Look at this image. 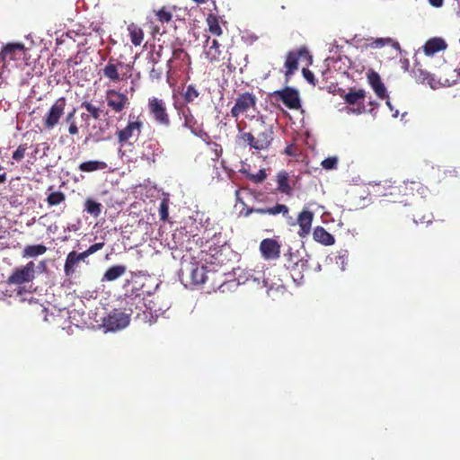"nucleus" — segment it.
Returning <instances> with one entry per match:
<instances>
[{"instance_id":"f257e3e1","label":"nucleus","mask_w":460,"mask_h":460,"mask_svg":"<svg viewBox=\"0 0 460 460\" xmlns=\"http://www.w3.org/2000/svg\"><path fill=\"white\" fill-rule=\"evenodd\" d=\"M422 189V184L417 181L397 182L389 179L380 181L372 185L375 196L384 198L386 202L407 205L410 197L414 196Z\"/></svg>"},{"instance_id":"f03ea898","label":"nucleus","mask_w":460,"mask_h":460,"mask_svg":"<svg viewBox=\"0 0 460 460\" xmlns=\"http://www.w3.org/2000/svg\"><path fill=\"white\" fill-rule=\"evenodd\" d=\"M156 312V309H154ZM124 312L128 314V316L134 315L136 319H139L146 323H152L153 321V307L147 306L144 302V298L140 295L135 296H128L126 300V306Z\"/></svg>"},{"instance_id":"7ed1b4c3","label":"nucleus","mask_w":460,"mask_h":460,"mask_svg":"<svg viewBox=\"0 0 460 460\" xmlns=\"http://www.w3.org/2000/svg\"><path fill=\"white\" fill-rule=\"evenodd\" d=\"M299 60L305 61L307 66L312 63V56L305 46L287 53L284 63L286 81H288L298 69Z\"/></svg>"},{"instance_id":"20e7f679","label":"nucleus","mask_w":460,"mask_h":460,"mask_svg":"<svg viewBox=\"0 0 460 460\" xmlns=\"http://www.w3.org/2000/svg\"><path fill=\"white\" fill-rule=\"evenodd\" d=\"M147 109L149 114L157 124L166 128L170 127L171 119L164 100L157 97L149 98L147 102Z\"/></svg>"},{"instance_id":"39448f33","label":"nucleus","mask_w":460,"mask_h":460,"mask_svg":"<svg viewBox=\"0 0 460 460\" xmlns=\"http://www.w3.org/2000/svg\"><path fill=\"white\" fill-rule=\"evenodd\" d=\"M66 100L60 97L55 101L42 119V124L45 129H53L59 123L65 114Z\"/></svg>"},{"instance_id":"423d86ee","label":"nucleus","mask_w":460,"mask_h":460,"mask_svg":"<svg viewBox=\"0 0 460 460\" xmlns=\"http://www.w3.org/2000/svg\"><path fill=\"white\" fill-rule=\"evenodd\" d=\"M143 127L144 123L140 116H135L130 114L128 116V121L127 126L124 128L119 129L116 132L118 142L120 144V146H123L130 138L134 137H137L141 134Z\"/></svg>"},{"instance_id":"0eeeda50","label":"nucleus","mask_w":460,"mask_h":460,"mask_svg":"<svg viewBox=\"0 0 460 460\" xmlns=\"http://www.w3.org/2000/svg\"><path fill=\"white\" fill-rule=\"evenodd\" d=\"M253 212L261 215L268 214L271 216L281 214L285 218H287L288 223L290 226L296 225L294 218L289 216V208L284 204H276L275 206L269 208H247L243 210L244 217H249Z\"/></svg>"},{"instance_id":"6e6552de","label":"nucleus","mask_w":460,"mask_h":460,"mask_svg":"<svg viewBox=\"0 0 460 460\" xmlns=\"http://www.w3.org/2000/svg\"><path fill=\"white\" fill-rule=\"evenodd\" d=\"M271 95L276 101L282 102L290 110H298L301 107L299 93L293 87L287 86L281 90H277Z\"/></svg>"},{"instance_id":"1a4fd4ad","label":"nucleus","mask_w":460,"mask_h":460,"mask_svg":"<svg viewBox=\"0 0 460 460\" xmlns=\"http://www.w3.org/2000/svg\"><path fill=\"white\" fill-rule=\"evenodd\" d=\"M35 277V263L29 261L22 267L16 268L9 276L7 282L9 284L22 285L33 280Z\"/></svg>"},{"instance_id":"9d476101","label":"nucleus","mask_w":460,"mask_h":460,"mask_svg":"<svg viewBox=\"0 0 460 460\" xmlns=\"http://www.w3.org/2000/svg\"><path fill=\"white\" fill-rule=\"evenodd\" d=\"M257 98L253 93H243L239 94L235 100V103L231 109V116L237 119L241 114L247 112L250 109L256 106Z\"/></svg>"},{"instance_id":"9b49d317","label":"nucleus","mask_w":460,"mask_h":460,"mask_svg":"<svg viewBox=\"0 0 460 460\" xmlns=\"http://www.w3.org/2000/svg\"><path fill=\"white\" fill-rule=\"evenodd\" d=\"M107 106L115 113H119L129 105V100L127 94L115 89L106 91Z\"/></svg>"},{"instance_id":"f8f14e48","label":"nucleus","mask_w":460,"mask_h":460,"mask_svg":"<svg viewBox=\"0 0 460 460\" xmlns=\"http://www.w3.org/2000/svg\"><path fill=\"white\" fill-rule=\"evenodd\" d=\"M25 56V48L22 43H8L3 47L0 52V62L3 66L11 60H21Z\"/></svg>"},{"instance_id":"ddd939ff","label":"nucleus","mask_w":460,"mask_h":460,"mask_svg":"<svg viewBox=\"0 0 460 460\" xmlns=\"http://www.w3.org/2000/svg\"><path fill=\"white\" fill-rule=\"evenodd\" d=\"M129 323V316L126 312L114 311L104 319V326L109 331H118Z\"/></svg>"},{"instance_id":"4468645a","label":"nucleus","mask_w":460,"mask_h":460,"mask_svg":"<svg viewBox=\"0 0 460 460\" xmlns=\"http://www.w3.org/2000/svg\"><path fill=\"white\" fill-rule=\"evenodd\" d=\"M206 43L204 55L211 64H218L226 58V55L220 49L221 45L217 40H210V38L208 37Z\"/></svg>"},{"instance_id":"2eb2a0df","label":"nucleus","mask_w":460,"mask_h":460,"mask_svg":"<svg viewBox=\"0 0 460 460\" xmlns=\"http://www.w3.org/2000/svg\"><path fill=\"white\" fill-rule=\"evenodd\" d=\"M280 243L272 238L263 239L260 243V251L266 260H277L280 257Z\"/></svg>"},{"instance_id":"dca6fc26","label":"nucleus","mask_w":460,"mask_h":460,"mask_svg":"<svg viewBox=\"0 0 460 460\" xmlns=\"http://www.w3.org/2000/svg\"><path fill=\"white\" fill-rule=\"evenodd\" d=\"M123 66L124 65L122 62L114 58H110L108 63L102 69V75L111 82L119 83L123 79L119 73V68Z\"/></svg>"},{"instance_id":"f3484780","label":"nucleus","mask_w":460,"mask_h":460,"mask_svg":"<svg viewBox=\"0 0 460 460\" xmlns=\"http://www.w3.org/2000/svg\"><path fill=\"white\" fill-rule=\"evenodd\" d=\"M314 213L308 209H303L297 217L296 223L299 226L298 234L300 237H305L311 232Z\"/></svg>"},{"instance_id":"a211bd4d","label":"nucleus","mask_w":460,"mask_h":460,"mask_svg":"<svg viewBox=\"0 0 460 460\" xmlns=\"http://www.w3.org/2000/svg\"><path fill=\"white\" fill-rule=\"evenodd\" d=\"M365 97L366 92L363 89H349V92L344 96V101L349 105H358L357 112L362 113L365 111Z\"/></svg>"},{"instance_id":"6ab92c4d","label":"nucleus","mask_w":460,"mask_h":460,"mask_svg":"<svg viewBox=\"0 0 460 460\" xmlns=\"http://www.w3.org/2000/svg\"><path fill=\"white\" fill-rule=\"evenodd\" d=\"M208 272L207 266L191 263L190 269V279L191 284L195 286L204 284L208 279Z\"/></svg>"},{"instance_id":"aec40b11","label":"nucleus","mask_w":460,"mask_h":460,"mask_svg":"<svg viewBox=\"0 0 460 460\" xmlns=\"http://www.w3.org/2000/svg\"><path fill=\"white\" fill-rule=\"evenodd\" d=\"M287 267L290 270L291 277L295 281L302 280L304 278L303 272L308 269L307 261L299 259L295 261L292 255H290Z\"/></svg>"},{"instance_id":"412c9836","label":"nucleus","mask_w":460,"mask_h":460,"mask_svg":"<svg viewBox=\"0 0 460 460\" xmlns=\"http://www.w3.org/2000/svg\"><path fill=\"white\" fill-rule=\"evenodd\" d=\"M385 46H391L396 51L401 50V47L398 41L394 40L392 38H376V39H367V42L363 45V47L367 49H381Z\"/></svg>"},{"instance_id":"4be33fe9","label":"nucleus","mask_w":460,"mask_h":460,"mask_svg":"<svg viewBox=\"0 0 460 460\" xmlns=\"http://www.w3.org/2000/svg\"><path fill=\"white\" fill-rule=\"evenodd\" d=\"M367 81L379 98L385 99L387 97L386 88L376 72L370 71L367 75Z\"/></svg>"},{"instance_id":"5701e85b","label":"nucleus","mask_w":460,"mask_h":460,"mask_svg":"<svg viewBox=\"0 0 460 460\" xmlns=\"http://www.w3.org/2000/svg\"><path fill=\"white\" fill-rule=\"evenodd\" d=\"M273 135L271 128L263 126V129L256 137L258 151L266 150L270 146L273 141Z\"/></svg>"},{"instance_id":"b1692460","label":"nucleus","mask_w":460,"mask_h":460,"mask_svg":"<svg viewBox=\"0 0 460 460\" xmlns=\"http://www.w3.org/2000/svg\"><path fill=\"white\" fill-rule=\"evenodd\" d=\"M447 48V42L438 37H434L427 40L423 46V51L427 56H433L437 52L445 50Z\"/></svg>"},{"instance_id":"393cba45","label":"nucleus","mask_w":460,"mask_h":460,"mask_svg":"<svg viewBox=\"0 0 460 460\" xmlns=\"http://www.w3.org/2000/svg\"><path fill=\"white\" fill-rule=\"evenodd\" d=\"M313 237L315 242L325 246L332 245L335 243L334 236L321 226H318L314 229Z\"/></svg>"},{"instance_id":"a878e982","label":"nucleus","mask_w":460,"mask_h":460,"mask_svg":"<svg viewBox=\"0 0 460 460\" xmlns=\"http://www.w3.org/2000/svg\"><path fill=\"white\" fill-rule=\"evenodd\" d=\"M277 190L279 193L290 196L293 191V187L289 183V175L286 171H281L277 174Z\"/></svg>"},{"instance_id":"bb28decb","label":"nucleus","mask_w":460,"mask_h":460,"mask_svg":"<svg viewBox=\"0 0 460 460\" xmlns=\"http://www.w3.org/2000/svg\"><path fill=\"white\" fill-rule=\"evenodd\" d=\"M175 61H179L181 65L187 66H190L191 64L190 55L183 49H176L172 51V58L167 62L169 70L172 68V63Z\"/></svg>"},{"instance_id":"cd10ccee","label":"nucleus","mask_w":460,"mask_h":460,"mask_svg":"<svg viewBox=\"0 0 460 460\" xmlns=\"http://www.w3.org/2000/svg\"><path fill=\"white\" fill-rule=\"evenodd\" d=\"M127 29L132 44L134 46H140L144 40L143 30L134 22L129 23Z\"/></svg>"},{"instance_id":"c85d7f7f","label":"nucleus","mask_w":460,"mask_h":460,"mask_svg":"<svg viewBox=\"0 0 460 460\" xmlns=\"http://www.w3.org/2000/svg\"><path fill=\"white\" fill-rule=\"evenodd\" d=\"M127 270L124 265H114L110 267L102 277V281H114L125 274Z\"/></svg>"},{"instance_id":"c756f323","label":"nucleus","mask_w":460,"mask_h":460,"mask_svg":"<svg viewBox=\"0 0 460 460\" xmlns=\"http://www.w3.org/2000/svg\"><path fill=\"white\" fill-rule=\"evenodd\" d=\"M79 262L77 252L73 251L70 252L67 256L64 266V271L66 276H72L75 272V268Z\"/></svg>"},{"instance_id":"7c9ffc66","label":"nucleus","mask_w":460,"mask_h":460,"mask_svg":"<svg viewBox=\"0 0 460 460\" xmlns=\"http://www.w3.org/2000/svg\"><path fill=\"white\" fill-rule=\"evenodd\" d=\"M47 252V247L43 244L27 245L22 251V257L33 258L42 255Z\"/></svg>"},{"instance_id":"2f4dec72","label":"nucleus","mask_w":460,"mask_h":460,"mask_svg":"<svg viewBox=\"0 0 460 460\" xmlns=\"http://www.w3.org/2000/svg\"><path fill=\"white\" fill-rule=\"evenodd\" d=\"M176 10V6H163L161 9L155 11L156 19L161 23L169 22L172 19L173 11Z\"/></svg>"},{"instance_id":"473e14b6","label":"nucleus","mask_w":460,"mask_h":460,"mask_svg":"<svg viewBox=\"0 0 460 460\" xmlns=\"http://www.w3.org/2000/svg\"><path fill=\"white\" fill-rule=\"evenodd\" d=\"M107 168V164L102 161H87L79 164V170L85 172H91Z\"/></svg>"},{"instance_id":"72a5a7b5","label":"nucleus","mask_w":460,"mask_h":460,"mask_svg":"<svg viewBox=\"0 0 460 460\" xmlns=\"http://www.w3.org/2000/svg\"><path fill=\"white\" fill-rule=\"evenodd\" d=\"M84 210L94 217L102 214V205L93 199H87L84 202Z\"/></svg>"},{"instance_id":"f704fd0d","label":"nucleus","mask_w":460,"mask_h":460,"mask_svg":"<svg viewBox=\"0 0 460 460\" xmlns=\"http://www.w3.org/2000/svg\"><path fill=\"white\" fill-rule=\"evenodd\" d=\"M184 118V127L190 129L191 132L196 133L198 130V123L194 116L191 114L190 110L187 108L186 111H182Z\"/></svg>"},{"instance_id":"c9c22d12","label":"nucleus","mask_w":460,"mask_h":460,"mask_svg":"<svg viewBox=\"0 0 460 460\" xmlns=\"http://www.w3.org/2000/svg\"><path fill=\"white\" fill-rule=\"evenodd\" d=\"M66 199V195L62 191L57 190V191H51L46 201L49 207L58 206L61 203H63Z\"/></svg>"},{"instance_id":"e433bc0d","label":"nucleus","mask_w":460,"mask_h":460,"mask_svg":"<svg viewBox=\"0 0 460 460\" xmlns=\"http://www.w3.org/2000/svg\"><path fill=\"white\" fill-rule=\"evenodd\" d=\"M75 115V109H73L66 117V123L68 124V133L72 136H75L79 133V128L77 127Z\"/></svg>"},{"instance_id":"4c0bfd02","label":"nucleus","mask_w":460,"mask_h":460,"mask_svg":"<svg viewBox=\"0 0 460 460\" xmlns=\"http://www.w3.org/2000/svg\"><path fill=\"white\" fill-rule=\"evenodd\" d=\"M207 22L208 25V30L212 34L216 36H220L222 34V29L219 25L217 16H215L214 14H208L207 17Z\"/></svg>"},{"instance_id":"58836bf2","label":"nucleus","mask_w":460,"mask_h":460,"mask_svg":"<svg viewBox=\"0 0 460 460\" xmlns=\"http://www.w3.org/2000/svg\"><path fill=\"white\" fill-rule=\"evenodd\" d=\"M185 231L184 228H181L180 230H177L173 234V239L175 243L181 248L186 250H191L192 247L190 246V235H187V240H181V236L183 235V232Z\"/></svg>"},{"instance_id":"ea45409f","label":"nucleus","mask_w":460,"mask_h":460,"mask_svg":"<svg viewBox=\"0 0 460 460\" xmlns=\"http://www.w3.org/2000/svg\"><path fill=\"white\" fill-rule=\"evenodd\" d=\"M237 138L243 143H246L251 148L258 151L256 137L252 133L239 131Z\"/></svg>"},{"instance_id":"a19ab883","label":"nucleus","mask_w":460,"mask_h":460,"mask_svg":"<svg viewBox=\"0 0 460 460\" xmlns=\"http://www.w3.org/2000/svg\"><path fill=\"white\" fill-rule=\"evenodd\" d=\"M413 75L415 79L420 83H428L429 84H431L434 81L433 76L429 72L421 68H414Z\"/></svg>"},{"instance_id":"79ce46f5","label":"nucleus","mask_w":460,"mask_h":460,"mask_svg":"<svg viewBox=\"0 0 460 460\" xmlns=\"http://www.w3.org/2000/svg\"><path fill=\"white\" fill-rule=\"evenodd\" d=\"M199 96V92L194 84H189L183 93L185 102L191 103Z\"/></svg>"},{"instance_id":"37998d69","label":"nucleus","mask_w":460,"mask_h":460,"mask_svg":"<svg viewBox=\"0 0 460 460\" xmlns=\"http://www.w3.org/2000/svg\"><path fill=\"white\" fill-rule=\"evenodd\" d=\"M82 108H84L89 112V117L94 119H98L101 117L102 109L93 105L92 102L84 101L81 104Z\"/></svg>"},{"instance_id":"c03bdc74","label":"nucleus","mask_w":460,"mask_h":460,"mask_svg":"<svg viewBox=\"0 0 460 460\" xmlns=\"http://www.w3.org/2000/svg\"><path fill=\"white\" fill-rule=\"evenodd\" d=\"M242 172L245 174L246 178L254 183H261L267 177L266 172L263 169L260 170L256 174L247 172L246 171H242Z\"/></svg>"},{"instance_id":"a18cd8bd","label":"nucleus","mask_w":460,"mask_h":460,"mask_svg":"<svg viewBox=\"0 0 460 460\" xmlns=\"http://www.w3.org/2000/svg\"><path fill=\"white\" fill-rule=\"evenodd\" d=\"M169 216V201L164 199L159 206V217L160 220L166 221Z\"/></svg>"},{"instance_id":"49530a36","label":"nucleus","mask_w":460,"mask_h":460,"mask_svg":"<svg viewBox=\"0 0 460 460\" xmlns=\"http://www.w3.org/2000/svg\"><path fill=\"white\" fill-rule=\"evenodd\" d=\"M321 164L325 170L336 169L338 164V158L336 156H329L323 160Z\"/></svg>"},{"instance_id":"de8ad7c7","label":"nucleus","mask_w":460,"mask_h":460,"mask_svg":"<svg viewBox=\"0 0 460 460\" xmlns=\"http://www.w3.org/2000/svg\"><path fill=\"white\" fill-rule=\"evenodd\" d=\"M152 62L154 63V66L152 69L149 72V77L152 81H160L163 75L162 68H156L155 66L157 63V60L155 58H152Z\"/></svg>"},{"instance_id":"09e8293b","label":"nucleus","mask_w":460,"mask_h":460,"mask_svg":"<svg viewBox=\"0 0 460 460\" xmlns=\"http://www.w3.org/2000/svg\"><path fill=\"white\" fill-rule=\"evenodd\" d=\"M27 150L26 145H20L17 149L13 153V159L15 161H21L25 155Z\"/></svg>"},{"instance_id":"8fccbe9b","label":"nucleus","mask_w":460,"mask_h":460,"mask_svg":"<svg viewBox=\"0 0 460 460\" xmlns=\"http://www.w3.org/2000/svg\"><path fill=\"white\" fill-rule=\"evenodd\" d=\"M302 73H303V75L305 77V79L312 84H315V78H314V75L312 71H310L309 69L307 68H303L302 70Z\"/></svg>"},{"instance_id":"3c124183","label":"nucleus","mask_w":460,"mask_h":460,"mask_svg":"<svg viewBox=\"0 0 460 460\" xmlns=\"http://www.w3.org/2000/svg\"><path fill=\"white\" fill-rule=\"evenodd\" d=\"M95 141H103L106 140L108 137L104 136V130L100 128L98 131L94 132L93 135Z\"/></svg>"},{"instance_id":"603ef678","label":"nucleus","mask_w":460,"mask_h":460,"mask_svg":"<svg viewBox=\"0 0 460 460\" xmlns=\"http://www.w3.org/2000/svg\"><path fill=\"white\" fill-rule=\"evenodd\" d=\"M103 246H104V243H96L91 245L87 249L88 250V253L93 254V253L96 252L97 251L102 249Z\"/></svg>"},{"instance_id":"864d4df0","label":"nucleus","mask_w":460,"mask_h":460,"mask_svg":"<svg viewBox=\"0 0 460 460\" xmlns=\"http://www.w3.org/2000/svg\"><path fill=\"white\" fill-rule=\"evenodd\" d=\"M429 4L436 7V8H439L443 5L444 4V0H428Z\"/></svg>"},{"instance_id":"5fc2aeb1","label":"nucleus","mask_w":460,"mask_h":460,"mask_svg":"<svg viewBox=\"0 0 460 460\" xmlns=\"http://www.w3.org/2000/svg\"><path fill=\"white\" fill-rule=\"evenodd\" d=\"M91 254L88 253V250L81 252V253H77V257L79 259V261H84L88 256H90Z\"/></svg>"},{"instance_id":"6e6d98bb","label":"nucleus","mask_w":460,"mask_h":460,"mask_svg":"<svg viewBox=\"0 0 460 460\" xmlns=\"http://www.w3.org/2000/svg\"><path fill=\"white\" fill-rule=\"evenodd\" d=\"M284 153L288 155H294V152H293V146L292 145H289L288 146L285 150H284Z\"/></svg>"},{"instance_id":"4d7b16f0","label":"nucleus","mask_w":460,"mask_h":460,"mask_svg":"<svg viewBox=\"0 0 460 460\" xmlns=\"http://www.w3.org/2000/svg\"><path fill=\"white\" fill-rule=\"evenodd\" d=\"M414 221H415L416 223L420 222V223H421V224H429V223H430V222H431V219L429 217L427 220H425V216H423V217H422V218H419V220H418V219H416V218H414Z\"/></svg>"},{"instance_id":"13d9d810","label":"nucleus","mask_w":460,"mask_h":460,"mask_svg":"<svg viewBox=\"0 0 460 460\" xmlns=\"http://www.w3.org/2000/svg\"><path fill=\"white\" fill-rule=\"evenodd\" d=\"M81 118H82L84 120L87 121V120L89 119V118H90V117H89V115H88V114L83 113V114L81 115Z\"/></svg>"},{"instance_id":"bf43d9fd","label":"nucleus","mask_w":460,"mask_h":460,"mask_svg":"<svg viewBox=\"0 0 460 460\" xmlns=\"http://www.w3.org/2000/svg\"><path fill=\"white\" fill-rule=\"evenodd\" d=\"M455 71L457 72V75L460 77V67L456 68Z\"/></svg>"},{"instance_id":"052dcab7","label":"nucleus","mask_w":460,"mask_h":460,"mask_svg":"<svg viewBox=\"0 0 460 460\" xmlns=\"http://www.w3.org/2000/svg\"><path fill=\"white\" fill-rule=\"evenodd\" d=\"M387 106H389L390 109H392L391 103L389 101L386 102Z\"/></svg>"},{"instance_id":"680f3d73","label":"nucleus","mask_w":460,"mask_h":460,"mask_svg":"<svg viewBox=\"0 0 460 460\" xmlns=\"http://www.w3.org/2000/svg\"><path fill=\"white\" fill-rule=\"evenodd\" d=\"M53 190V186H50L48 190Z\"/></svg>"}]
</instances>
